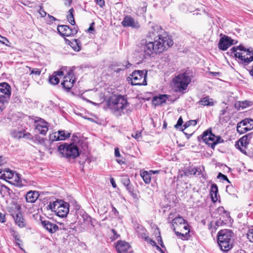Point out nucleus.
Instances as JSON below:
<instances>
[{
    "label": "nucleus",
    "mask_w": 253,
    "mask_h": 253,
    "mask_svg": "<svg viewBox=\"0 0 253 253\" xmlns=\"http://www.w3.org/2000/svg\"><path fill=\"white\" fill-rule=\"evenodd\" d=\"M0 42L5 45L8 46V43H9V42L6 38L0 35Z\"/></svg>",
    "instance_id": "45"
},
{
    "label": "nucleus",
    "mask_w": 253,
    "mask_h": 253,
    "mask_svg": "<svg viewBox=\"0 0 253 253\" xmlns=\"http://www.w3.org/2000/svg\"><path fill=\"white\" fill-rule=\"evenodd\" d=\"M0 92L3 93L4 95H7L9 97L11 95V87L6 83H0Z\"/></svg>",
    "instance_id": "24"
},
{
    "label": "nucleus",
    "mask_w": 253,
    "mask_h": 253,
    "mask_svg": "<svg viewBox=\"0 0 253 253\" xmlns=\"http://www.w3.org/2000/svg\"><path fill=\"white\" fill-rule=\"evenodd\" d=\"M234 40L230 37L224 36L221 38L218 43V48L222 50H226L233 44Z\"/></svg>",
    "instance_id": "16"
},
{
    "label": "nucleus",
    "mask_w": 253,
    "mask_h": 253,
    "mask_svg": "<svg viewBox=\"0 0 253 253\" xmlns=\"http://www.w3.org/2000/svg\"><path fill=\"white\" fill-rule=\"evenodd\" d=\"M10 97L7 95H0V110L2 111L8 103Z\"/></svg>",
    "instance_id": "30"
},
{
    "label": "nucleus",
    "mask_w": 253,
    "mask_h": 253,
    "mask_svg": "<svg viewBox=\"0 0 253 253\" xmlns=\"http://www.w3.org/2000/svg\"><path fill=\"white\" fill-rule=\"evenodd\" d=\"M0 193L2 196L9 194V189L3 184H0Z\"/></svg>",
    "instance_id": "38"
},
{
    "label": "nucleus",
    "mask_w": 253,
    "mask_h": 253,
    "mask_svg": "<svg viewBox=\"0 0 253 253\" xmlns=\"http://www.w3.org/2000/svg\"><path fill=\"white\" fill-rule=\"evenodd\" d=\"M248 70L249 71L250 74L253 77V66L251 69H248Z\"/></svg>",
    "instance_id": "62"
},
{
    "label": "nucleus",
    "mask_w": 253,
    "mask_h": 253,
    "mask_svg": "<svg viewBox=\"0 0 253 253\" xmlns=\"http://www.w3.org/2000/svg\"><path fill=\"white\" fill-rule=\"evenodd\" d=\"M173 87L176 91L181 92L186 90L191 82L188 73L179 74L173 79Z\"/></svg>",
    "instance_id": "5"
},
{
    "label": "nucleus",
    "mask_w": 253,
    "mask_h": 253,
    "mask_svg": "<svg viewBox=\"0 0 253 253\" xmlns=\"http://www.w3.org/2000/svg\"><path fill=\"white\" fill-rule=\"evenodd\" d=\"M253 136V133H248L241 137L235 144L236 147L244 154H246V149Z\"/></svg>",
    "instance_id": "11"
},
{
    "label": "nucleus",
    "mask_w": 253,
    "mask_h": 253,
    "mask_svg": "<svg viewBox=\"0 0 253 253\" xmlns=\"http://www.w3.org/2000/svg\"><path fill=\"white\" fill-rule=\"evenodd\" d=\"M56 214L61 217H66L69 211V204L62 201L61 204L56 208Z\"/></svg>",
    "instance_id": "17"
},
{
    "label": "nucleus",
    "mask_w": 253,
    "mask_h": 253,
    "mask_svg": "<svg viewBox=\"0 0 253 253\" xmlns=\"http://www.w3.org/2000/svg\"><path fill=\"white\" fill-rule=\"evenodd\" d=\"M64 75L65 73L62 68L60 71L54 72L52 76L49 77V82L50 84L56 85L59 83L60 78Z\"/></svg>",
    "instance_id": "21"
},
{
    "label": "nucleus",
    "mask_w": 253,
    "mask_h": 253,
    "mask_svg": "<svg viewBox=\"0 0 253 253\" xmlns=\"http://www.w3.org/2000/svg\"><path fill=\"white\" fill-rule=\"evenodd\" d=\"M233 232L228 229L220 230L218 233L217 242L221 250L226 252L232 248Z\"/></svg>",
    "instance_id": "4"
},
{
    "label": "nucleus",
    "mask_w": 253,
    "mask_h": 253,
    "mask_svg": "<svg viewBox=\"0 0 253 253\" xmlns=\"http://www.w3.org/2000/svg\"><path fill=\"white\" fill-rule=\"evenodd\" d=\"M62 156L69 159H75L79 156V148L74 144L64 143L60 145L58 148Z\"/></svg>",
    "instance_id": "6"
},
{
    "label": "nucleus",
    "mask_w": 253,
    "mask_h": 253,
    "mask_svg": "<svg viewBox=\"0 0 253 253\" xmlns=\"http://www.w3.org/2000/svg\"><path fill=\"white\" fill-rule=\"evenodd\" d=\"M197 120H190L188 122H187L186 123H185V124L183 125V127H184V128H186L187 127L190 126H195L197 125Z\"/></svg>",
    "instance_id": "40"
},
{
    "label": "nucleus",
    "mask_w": 253,
    "mask_h": 253,
    "mask_svg": "<svg viewBox=\"0 0 253 253\" xmlns=\"http://www.w3.org/2000/svg\"><path fill=\"white\" fill-rule=\"evenodd\" d=\"M75 82L74 74L73 71L71 70L65 75L61 84L65 89L69 90L73 86Z\"/></svg>",
    "instance_id": "12"
},
{
    "label": "nucleus",
    "mask_w": 253,
    "mask_h": 253,
    "mask_svg": "<svg viewBox=\"0 0 253 253\" xmlns=\"http://www.w3.org/2000/svg\"><path fill=\"white\" fill-rule=\"evenodd\" d=\"M68 44L76 51H79L81 49L80 45H79L78 41L76 39H75L73 41H69Z\"/></svg>",
    "instance_id": "35"
},
{
    "label": "nucleus",
    "mask_w": 253,
    "mask_h": 253,
    "mask_svg": "<svg viewBox=\"0 0 253 253\" xmlns=\"http://www.w3.org/2000/svg\"><path fill=\"white\" fill-rule=\"evenodd\" d=\"M116 249L119 253H130V246L125 241H118L116 245Z\"/></svg>",
    "instance_id": "19"
},
{
    "label": "nucleus",
    "mask_w": 253,
    "mask_h": 253,
    "mask_svg": "<svg viewBox=\"0 0 253 253\" xmlns=\"http://www.w3.org/2000/svg\"><path fill=\"white\" fill-rule=\"evenodd\" d=\"M217 212L220 215V219L216 222L218 225L219 224H221L222 223H225L228 221L230 218L229 212L226 211L223 207H220L217 209Z\"/></svg>",
    "instance_id": "18"
},
{
    "label": "nucleus",
    "mask_w": 253,
    "mask_h": 253,
    "mask_svg": "<svg viewBox=\"0 0 253 253\" xmlns=\"http://www.w3.org/2000/svg\"><path fill=\"white\" fill-rule=\"evenodd\" d=\"M253 129V120L246 118L239 122L237 125V131L240 134Z\"/></svg>",
    "instance_id": "10"
},
{
    "label": "nucleus",
    "mask_w": 253,
    "mask_h": 253,
    "mask_svg": "<svg viewBox=\"0 0 253 253\" xmlns=\"http://www.w3.org/2000/svg\"><path fill=\"white\" fill-rule=\"evenodd\" d=\"M121 24L124 27H130L134 29H138L140 27L138 22L129 15L125 16Z\"/></svg>",
    "instance_id": "15"
},
{
    "label": "nucleus",
    "mask_w": 253,
    "mask_h": 253,
    "mask_svg": "<svg viewBox=\"0 0 253 253\" xmlns=\"http://www.w3.org/2000/svg\"><path fill=\"white\" fill-rule=\"evenodd\" d=\"M115 156L116 157H120L121 156L119 149L118 148H115Z\"/></svg>",
    "instance_id": "54"
},
{
    "label": "nucleus",
    "mask_w": 253,
    "mask_h": 253,
    "mask_svg": "<svg viewBox=\"0 0 253 253\" xmlns=\"http://www.w3.org/2000/svg\"><path fill=\"white\" fill-rule=\"evenodd\" d=\"M167 98V95H161L159 96L154 97L152 101L155 105H160L165 102Z\"/></svg>",
    "instance_id": "32"
},
{
    "label": "nucleus",
    "mask_w": 253,
    "mask_h": 253,
    "mask_svg": "<svg viewBox=\"0 0 253 253\" xmlns=\"http://www.w3.org/2000/svg\"><path fill=\"white\" fill-rule=\"evenodd\" d=\"M148 243L151 244L152 246L157 247V246H158L156 244V243L152 239H151L150 238L149 239V240L147 241Z\"/></svg>",
    "instance_id": "51"
},
{
    "label": "nucleus",
    "mask_w": 253,
    "mask_h": 253,
    "mask_svg": "<svg viewBox=\"0 0 253 253\" xmlns=\"http://www.w3.org/2000/svg\"><path fill=\"white\" fill-rule=\"evenodd\" d=\"M140 175L145 183L148 184L150 183L151 179V174L149 171H144V172L141 173Z\"/></svg>",
    "instance_id": "34"
},
{
    "label": "nucleus",
    "mask_w": 253,
    "mask_h": 253,
    "mask_svg": "<svg viewBox=\"0 0 253 253\" xmlns=\"http://www.w3.org/2000/svg\"><path fill=\"white\" fill-rule=\"evenodd\" d=\"M147 72L145 70L135 71L128 77V81L130 80L132 85H145L147 84Z\"/></svg>",
    "instance_id": "7"
},
{
    "label": "nucleus",
    "mask_w": 253,
    "mask_h": 253,
    "mask_svg": "<svg viewBox=\"0 0 253 253\" xmlns=\"http://www.w3.org/2000/svg\"><path fill=\"white\" fill-rule=\"evenodd\" d=\"M30 71H31V74H35L36 75H40L41 73V71L37 68H30Z\"/></svg>",
    "instance_id": "47"
},
{
    "label": "nucleus",
    "mask_w": 253,
    "mask_h": 253,
    "mask_svg": "<svg viewBox=\"0 0 253 253\" xmlns=\"http://www.w3.org/2000/svg\"><path fill=\"white\" fill-rule=\"evenodd\" d=\"M108 107L113 112L127 113L128 103L124 96L118 95L111 97L107 102Z\"/></svg>",
    "instance_id": "3"
},
{
    "label": "nucleus",
    "mask_w": 253,
    "mask_h": 253,
    "mask_svg": "<svg viewBox=\"0 0 253 253\" xmlns=\"http://www.w3.org/2000/svg\"><path fill=\"white\" fill-rule=\"evenodd\" d=\"M132 137L136 139H139L141 138V132L140 131H137L131 134Z\"/></svg>",
    "instance_id": "46"
},
{
    "label": "nucleus",
    "mask_w": 253,
    "mask_h": 253,
    "mask_svg": "<svg viewBox=\"0 0 253 253\" xmlns=\"http://www.w3.org/2000/svg\"><path fill=\"white\" fill-rule=\"evenodd\" d=\"M40 195L39 192L36 191H30L28 192L26 195V202L30 203H35Z\"/></svg>",
    "instance_id": "22"
},
{
    "label": "nucleus",
    "mask_w": 253,
    "mask_h": 253,
    "mask_svg": "<svg viewBox=\"0 0 253 253\" xmlns=\"http://www.w3.org/2000/svg\"><path fill=\"white\" fill-rule=\"evenodd\" d=\"M230 51L232 55H234L239 62L244 65L253 61V51L242 45L233 47Z\"/></svg>",
    "instance_id": "2"
},
{
    "label": "nucleus",
    "mask_w": 253,
    "mask_h": 253,
    "mask_svg": "<svg viewBox=\"0 0 253 253\" xmlns=\"http://www.w3.org/2000/svg\"><path fill=\"white\" fill-rule=\"evenodd\" d=\"M97 3L100 6H102L104 4V0H95Z\"/></svg>",
    "instance_id": "58"
},
{
    "label": "nucleus",
    "mask_w": 253,
    "mask_h": 253,
    "mask_svg": "<svg viewBox=\"0 0 253 253\" xmlns=\"http://www.w3.org/2000/svg\"><path fill=\"white\" fill-rule=\"evenodd\" d=\"M93 25H94V23L93 22V23H91V24L90 25V27L88 29V32H91V31H94V28L93 27Z\"/></svg>",
    "instance_id": "60"
},
{
    "label": "nucleus",
    "mask_w": 253,
    "mask_h": 253,
    "mask_svg": "<svg viewBox=\"0 0 253 253\" xmlns=\"http://www.w3.org/2000/svg\"><path fill=\"white\" fill-rule=\"evenodd\" d=\"M183 120L181 117H180L177 122V124L175 125L174 127L176 128H178L180 126H181L183 124Z\"/></svg>",
    "instance_id": "48"
},
{
    "label": "nucleus",
    "mask_w": 253,
    "mask_h": 253,
    "mask_svg": "<svg viewBox=\"0 0 253 253\" xmlns=\"http://www.w3.org/2000/svg\"><path fill=\"white\" fill-rule=\"evenodd\" d=\"M74 10L73 8L70 9L68 11V14L67 16V18L69 22L73 26L75 24V21L74 18L73 12Z\"/></svg>",
    "instance_id": "36"
},
{
    "label": "nucleus",
    "mask_w": 253,
    "mask_h": 253,
    "mask_svg": "<svg viewBox=\"0 0 253 253\" xmlns=\"http://www.w3.org/2000/svg\"><path fill=\"white\" fill-rule=\"evenodd\" d=\"M217 178L218 179H221L222 180H225L227 181L229 183H230V181L229 180L227 177L225 175L221 173V172H219L218 173Z\"/></svg>",
    "instance_id": "44"
},
{
    "label": "nucleus",
    "mask_w": 253,
    "mask_h": 253,
    "mask_svg": "<svg viewBox=\"0 0 253 253\" xmlns=\"http://www.w3.org/2000/svg\"><path fill=\"white\" fill-rule=\"evenodd\" d=\"M49 124L44 120L39 118L35 121V126L37 130L42 135H45L48 130Z\"/></svg>",
    "instance_id": "14"
},
{
    "label": "nucleus",
    "mask_w": 253,
    "mask_h": 253,
    "mask_svg": "<svg viewBox=\"0 0 253 253\" xmlns=\"http://www.w3.org/2000/svg\"><path fill=\"white\" fill-rule=\"evenodd\" d=\"M110 181H111V184H112V186H113L114 187H116V183H115V181H114V179H113V178H111V179H110Z\"/></svg>",
    "instance_id": "61"
},
{
    "label": "nucleus",
    "mask_w": 253,
    "mask_h": 253,
    "mask_svg": "<svg viewBox=\"0 0 253 253\" xmlns=\"http://www.w3.org/2000/svg\"><path fill=\"white\" fill-rule=\"evenodd\" d=\"M0 222L2 223L5 222V215L1 212H0Z\"/></svg>",
    "instance_id": "56"
},
{
    "label": "nucleus",
    "mask_w": 253,
    "mask_h": 253,
    "mask_svg": "<svg viewBox=\"0 0 253 253\" xmlns=\"http://www.w3.org/2000/svg\"><path fill=\"white\" fill-rule=\"evenodd\" d=\"M173 44L171 38L167 34H164V36L155 38L153 42H146L141 48L145 55L150 56L153 53H162Z\"/></svg>",
    "instance_id": "1"
},
{
    "label": "nucleus",
    "mask_w": 253,
    "mask_h": 253,
    "mask_svg": "<svg viewBox=\"0 0 253 253\" xmlns=\"http://www.w3.org/2000/svg\"><path fill=\"white\" fill-rule=\"evenodd\" d=\"M49 139L52 141L60 140L58 131L51 133L49 135Z\"/></svg>",
    "instance_id": "39"
},
{
    "label": "nucleus",
    "mask_w": 253,
    "mask_h": 253,
    "mask_svg": "<svg viewBox=\"0 0 253 253\" xmlns=\"http://www.w3.org/2000/svg\"><path fill=\"white\" fill-rule=\"evenodd\" d=\"M156 249L158 251H160L161 253H165L162 249L159 246H157Z\"/></svg>",
    "instance_id": "64"
},
{
    "label": "nucleus",
    "mask_w": 253,
    "mask_h": 253,
    "mask_svg": "<svg viewBox=\"0 0 253 253\" xmlns=\"http://www.w3.org/2000/svg\"><path fill=\"white\" fill-rule=\"evenodd\" d=\"M13 176L11 177V180H9V183L14 185H20L21 184V178L20 176V174L14 172Z\"/></svg>",
    "instance_id": "28"
},
{
    "label": "nucleus",
    "mask_w": 253,
    "mask_h": 253,
    "mask_svg": "<svg viewBox=\"0 0 253 253\" xmlns=\"http://www.w3.org/2000/svg\"><path fill=\"white\" fill-rule=\"evenodd\" d=\"M13 236H14V239L15 240L16 244L19 246H20V242H21V240L20 239V236L18 234H15V235H14Z\"/></svg>",
    "instance_id": "49"
},
{
    "label": "nucleus",
    "mask_w": 253,
    "mask_h": 253,
    "mask_svg": "<svg viewBox=\"0 0 253 253\" xmlns=\"http://www.w3.org/2000/svg\"><path fill=\"white\" fill-rule=\"evenodd\" d=\"M6 162V161L5 159H3L2 157L0 156V166H1L5 164Z\"/></svg>",
    "instance_id": "57"
},
{
    "label": "nucleus",
    "mask_w": 253,
    "mask_h": 253,
    "mask_svg": "<svg viewBox=\"0 0 253 253\" xmlns=\"http://www.w3.org/2000/svg\"><path fill=\"white\" fill-rule=\"evenodd\" d=\"M198 103L199 105L205 106H212L214 105L213 99L208 96L202 98Z\"/></svg>",
    "instance_id": "26"
},
{
    "label": "nucleus",
    "mask_w": 253,
    "mask_h": 253,
    "mask_svg": "<svg viewBox=\"0 0 253 253\" xmlns=\"http://www.w3.org/2000/svg\"><path fill=\"white\" fill-rule=\"evenodd\" d=\"M62 203V200H56L52 203L50 202L47 206V209L56 213L57 208Z\"/></svg>",
    "instance_id": "33"
},
{
    "label": "nucleus",
    "mask_w": 253,
    "mask_h": 253,
    "mask_svg": "<svg viewBox=\"0 0 253 253\" xmlns=\"http://www.w3.org/2000/svg\"><path fill=\"white\" fill-rule=\"evenodd\" d=\"M39 13H40L41 16L42 17L45 16V15H46V13L42 8H40V9L39 10Z\"/></svg>",
    "instance_id": "55"
},
{
    "label": "nucleus",
    "mask_w": 253,
    "mask_h": 253,
    "mask_svg": "<svg viewBox=\"0 0 253 253\" xmlns=\"http://www.w3.org/2000/svg\"><path fill=\"white\" fill-rule=\"evenodd\" d=\"M240 105L242 108H246L250 105V102L246 100L242 102Z\"/></svg>",
    "instance_id": "50"
},
{
    "label": "nucleus",
    "mask_w": 253,
    "mask_h": 253,
    "mask_svg": "<svg viewBox=\"0 0 253 253\" xmlns=\"http://www.w3.org/2000/svg\"><path fill=\"white\" fill-rule=\"evenodd\" d=\"M247 236L249 241L253 243V228H251L248 230Z\"/></svg>",
    "instance_id": "43"
},
{
    "label": "nucleus",
    "mask_w": 253,
    "mask_h": 253,
    "mask_svg": "<svg viewBox=\"0 0 253 253\" xmlns=\"http://www.w3.org/2000/svg\"><path fill=\"white\" fill-rule=\"evenodd\" d=\"M58 134L60 140H65L70 136V133L64 130L58 131Z\"/></svg>",
    "instance_id": "37"
},
{
    "label": "nucleus",
    "mask_w": 253,
    "mask_h": 253,
    "mask_svg": "<svg viewBox=\"0 0 253 253\" xmlns=\"http://www.w3.org/2000/svg\"><path fill=\"white\" fill-rule=\"evenodd\" d=\"M121 182L124 186H128L130 184V180L127 176H123L121 178Z\"/></svg>",
    "instance_id": "42"
},
{
    "label": "nucleus",
    "mask_w": 253,
    "mask_h": 253,
    "mask_svg": "<svg viewBox=\"0 0 253 253\" xmlns=\"http://www.w3.org/2000/svg\"><path fill=\"white\" fill-rule=\"evenodd\" d=\"M125 186L126 187V189L129 193H132V192L133 191V188L132 186L130 185L129 184V185H128V186Z\"/></svg>",
    "instance_id": "52"
},
{
    "label": "nucleus",
    "mask_w": 253,
    "mask_h": 253,
    "mask_svg": "<svg viewBox=\"0 0 253 253\" xmlns=\"http://www.w3.org/2000/svg\"><path fill=\"white\" fill-rule=\"evenodd\" d=\"M125 63V65H123V67H118L115 69V72L119 73L121 71H123L126 68H128L130 66V64L128 62H126Z\"/></svg>",
    "instance_id": "41"
},
{
    "label": "nucleus",
    "mask_w": 253,
    "mask_h": 253,
    "mask_svg": "<svg viewBox=\"0 0 253 253\" xmlns=\"http://www.w3.org/2000/svg\"><path fill=\"white\" fill-rule=\"evenodd\" d=\"M141 237L142 239H144L146 241L149 240L150 237L145 233H142L141 235Z\"/></svg>",
    "instance_id": "53"
},
{
    "label": "nucleus",
    "mask_w": 253,
    "mask_h": 253,
    "mask_svg": "<svg viewBox=\"0 0 253 253\" xmlns=\"http://www.w3.org/2000/svg\"><path fill=\"white\" fill-rule=\"evenodd\" d=\"M185 174L186 175H188L189 174L191 175H200L201 174V170H199L198 168H193L192 167H188L185 170Z\"/></svg>",
    "instance_id": "31"
},
{
    "label": "nucleus",
    "mask_w": 253,
    "mask_h": 253,
    "mask_svg": "<svg viewBox=\"0 0 253 253\" xmlns=\"http://www.w3.org/2000/svg\"><path fill=\"white\" fill-rule=\"evenodd\" d=\"M43 227L49 233H54L58 230V226L49 220H41Z\"/></svg>",
    "instance_id": "20"
},
{
    "label": "nucleus",
    "mask_w": 253,
    "mask_h": 253,
    "mask_svg": "<svg viewBox=\"0 0 253 253\" xmlns=\"http://www.w3.org/2000/svg\"><path fill=\"white\" fill-rule=\"evenodd\" d=\"M210 194L212 201L214 203L216 202L218 200V187L216 184H212L211 185V187Z\"/></svg>",
    "instance_id": "27"
},
{
    "label": "nucleus",
    "mask_w": 253,
    "mask_h": 253,
    "mask_svg": "<svg viewBox=\"0 0 253 253\" xmlns=\"http://www.w3.org/2000/svg\"><path fill=\"white\" fill-rule=\"evenodd\" d=\"M204 141L213 149L216 145L224 142L223 139L219 136H216L211 131H205L202 136Z\"/></svg>",
    "instance_id": "8"
},
{
    "label": "nucleus",
    "mask_w": 253,
    "mask_h": 253,
    "mask_svg": "<svg viewBox=\"0 0 253 253\" xmlns=\"http://www.w3.org/2000/svg\"><path fill=\"white\" fill-rule=\"evenodd\" d=\"M14 218L16 224L20 228H23L26 226L25 219L20 213H17Z\"/></svg>",
    "instance_id": "25"
},
{
    "label": "nucleus",
    "mask_w": 253,
    "mask_h": 253,
    "mask_svg": "<svg viewBox=\"0 0 253 253\" xmlns=\"http://www.w3.org/2000/svg\"><path fill=\"white\" fill-rule=\"evenodd\" d=\"M48 16L49 17V18L51 21H55L56 20V19L55 17H54L50 15L49 14L48 15Z\"/></svg>",
    "instance_id": "63"
},
{
    "label": "nucleus",
    "mask_w": 253,
    "mask_h": 253,
    "mask_svg": "<svg viewBox=\"0 0 253 253\" xmlns=\"http://www.w3.org/2000/svg\"><path fill=\"white\" fill-rule=\"evenodd\" d=\"M164 34L163 33V30L161 27L157 24H155L152 23H149L148 24V31L147 34V36L148 37H150L151 38H154L157 37L159 38V37H162L164 36Z\"/></svg>",
    "instance_id": "9"
},
{
    "label": "nucleus",
    "mask_w": 253,
    "mask_h": 253,
    "mask_svg": "<svg viewBox=\"0 0 253 253\" xmlns=\"http://www.w3.org/2000/svg\"><path fill=\"white\" fill-rule=\"evenodd\" d=\"M158 242L160 244V245L161 246V247L162 248H164V243H163V240H162V238L161 237V236H160V239H158Z\"/></svg>",
    "instance_id": "59"
},
{
    "label": "nucleus",
    "mask_w": 253,
    "mask_h": 253,
    "mask_svg": "<svg viewBox=\"0 0 253 253\" xmlns=\"http://www.w3.org/2000/svg\"><path fill=\"white\" fill-rule=\"evenodd\" d=\"M187 221L180 216H178V217H175L172 220V227L174 231L175 229V225H182V224H186Z\"/></svg>",
    "instance_id": "29"
},
{
    "label": "nucleus",
    "mask_w": 253,
    "mask_h": 253,
    "mask_svg": "<svg viewBox=\"0 0 253 253\" xmlns=\"http://www.w3.org/2000/svg\"><path fill=\"white\" fill-rule=\"evenodd\" d=\"M57 30L62 36L69 37L77 33L78 27L75 26L73 28H71L67 25H60L58 26Z\"/></svg>",
    "instance_id": "13"
},
{
    "label": "nucleus",
    "mask_w": 253,
    "mask_h": 253,
    "mask_svg": "<svg viewBox=\"0 0 253 253\" xmlns=\"http://www.w3.org/2000/svg\"><path fill=\"white\" fill-rule=\"evenodd\" d=\"M14 173V172L8 169H0V178L3 179L9 183V180H11V177L13 176L12 175Z\"/></svg>",
    "instance_id": "23"
}]
</instances>
